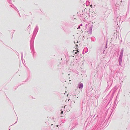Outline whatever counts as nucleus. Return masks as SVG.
I'll return each mask as SVG.
<instances>
[{"instance_id":"obj_1","label":"nucleus","mask_w":130,"mask_h":130,"mask_svg":"<svg viewBox=\"0 0 130 130\" xmlns=\"http://www.w3.org/2000/svg\"><path fill=\"white\" fill-rule=\"evenodd\" d=\"M83 85L82 84H80L78 85V88L79 89H82L83 87Z\"/></svg>"},{"instance_id":"obj_2","label":"nucleus","mask_w":130,"mask_h":130,"mask_svg":"<svg viewBox=\"0 0 130 130\" xmlns=\"http://www.w3.org/2000/svg\"><path fill=\"white\" fill-rule=\"evenodd\" d=\"M63 112V111H61V114H62Z\"/></svg>"},{"instance_id":"obj_3","label":"nucleus","mask_w":130,"mask_h":130,"mask_svg":"<svg viewBox=\"0 0 130 130\" xmlns=\"http://www.w3.org/2000/svg\"><path fill=\"white\" fill-rule=\"evenodd\" d=\"M76 53H75V54H76Z\"/></svg>"}]
</instances>
